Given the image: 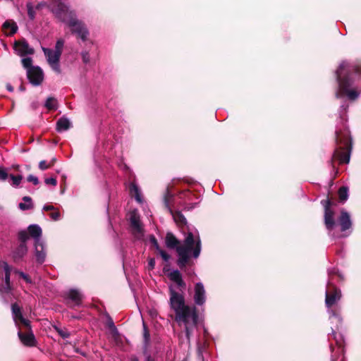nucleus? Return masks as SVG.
<instances>
[{"label":"nucleus","mask_w":361,"mask_h":361,"mask_svg":"<svg viewBox=\"0 0 361 361\" xmlns=\"http://www.w3.org/2000/svg\"><path fill=\"white\" fill-rule=\"evenodd\" d=\"M2 266H3V268H4V272H5V278H4V281H5V284L6 285H8V284H11V267L8 264L7 262H2Z\"/></svg>","instance_id":"nucleus-31"},{"label":"nucleus","mask_w":361,"mask_h":361,"mask_svg":"<svg viewBox=\"0 0 361 361\" xmlns=\"http://www.w3.org/2000/svg\"><path fill=\"white\" fill-rule=\"evenodd\" d=\"M56 159L52 158L50 163L49 164L50 165V167H52L54 165V164L56 163Z\"/></svg>","instance_id":"nucleus-59"},{"label":"nucleus","mask_w":361,"mask_h":361,"mask_svg":"<svg viewBox=\"0 0 361 361\" xmlns=\"http://www.w3.org/2000/svg\"><path fill=\"white\" fill-rule=\"evenodd\" d=\"M15 272L16 274H18L23 279H24L27 283H32L30 277L27 274H25L24 272L18 271V270H16Z\"/></svg>","instance_id":"nucleus-42"},{"label":"nucleus","mask_w":361,"mask_h":361,"mask_svg":"<svg viewBox=\"0 0 361 361\" xmlns=\"http://www.w3.org/2000/svg\"><path fill=\"white\" fill-rule=\"evenodd\" d=\"M18 240L20 241V243H25L29 238L28 234L25 231H20L18 234Z\"/></svg>","instance_id":"nucleus-37"},{"label":"nucleus","mask_w":361,"mask_h":361,"mask_svg":"<svg viewBox=\"0 0 361 361\" xmlns=\"http://www.w3.org/2000/svg\"><path fill=\"white\" fill-rule=\"evenodd\" d=\"M145 361H154V360L151 357V356L148 355L146 357Z\"/></svg>","instance_id":"nucleus-61"},{"label":"nucleus","mask_w":361,"mask_h":361,"mask_svg":"<svg viewBox=\"0 0 361 361\" xmlns=\"http://www.w3.org/2000/svg\"><path fill=\"white\" fill-rule=\"evenodd\" d=\"M130 361H139L138 358L136 356H131L130 358Z\"/></svg>","instance_id":"nucleus-60"},{"label":"nucleus","mask_w":361,"mask_h":361,"mask_svg":"<svg viewBox=\"0 0 361 361\" xmlns=\"http://www.w3.org/2000/svg\"><path fill=\"white\" fill-rule=\"evenodd\" d=\"M338 223L341 226V231H345L351 227L352 222L350 215L346 211L342 210L341 212V215L338 218Z\"/></svg>","instance_id":"nucleus-18"},{"label":"nucleus","mask_w":361,"mask_h":361,"mask_svg":"<svg viewBox=\"0 0 361 361\" xmlns=\"http://www.w3.org/2000/svg\"><path fill=\"white\" fill-rule=\"evenodd\" d=\"M338 199L341 202H345L348 198V188L346 186H341L338 191Z\"/></svg>","instance_id":"nucleus-30"},{"label":"nucleus","mask_w":361,"mask_h":361,"mask_svg":"<svg viewBox=\"0 0 361 361\" xmlns=\"http://www.w3.org/2000/svg\"><path fill=\"white\" fill-rule=\"evenodd\" d=\"M6 89H7L9 92H13V90H14V89H13V87L11 84H9V83L6 84Z\"/></svg>","instance_id":"nucleus-57"},{"label":"nucleus","mask_w":361,"mask_h":361,"mask_svg":"<svg viewBox=\"0 0 361 361\" xmlns=\"http://www.w3.org/2000/svg\"><path fill=\"white\" fill-rule=\"evenodd\" d=\"M172 195L167 190L164 195V202L165 207L169 210L173 216V219L179 227H183L187 224V220L180 211L173 212L169 206V200L172 198Z\"/></svg>","instance_id":"nucleus-10"},{"label":"nucleus","mask_w":361,"mask_h":361,"mask_svg":"<svg viewBox=\"0 0 361 361\" xmlns=\"http://www.w3.org/2000/svg\"><path fill=\"white\" fill-rule=\"evenodd\" d=\"M49 216L54 220V221H58L60 219L61 214L59 209H56L49 214Z\"/></svg>","instance_id":"nucleus-44"},{"label":"nucleus","mask_w":361,"mask_h":361,"mask_svg":"<svg viewBox=\"0 0 361 361\" xmlns=\"http://www.w3.org/2000/svg\"><path fill=\"white\" fill-rule=\"evenodd\" d=\"M54 209H56V208L53 206V205H44V207H43V210L44 211H54Z\"/></svg>","instance_id":"nucleus-56"},{"label":"nucleus","mask_w":361,"mask_h":361,"mask_svg":"<svg viewBox=\"0 0 361 361\" xmlns=\"http://www.w3.org/2000/svg\"><path fill=\"white\" fill-rule=\"evenodd\" d=\"M71 126V123L70 121L67 118L63 116L57 121L56 129L58 132H61L68 130Z\"/></svg>","instance_id":"nucleus-24"},{"label":"nucleus","mask_w":361,"mask_h":361,"mask_svg":"<svg viewBox=\"0 0 361 361\" xmlns=\"http://www.w3.org/2000/svg\"><path fill=\"white\" fill-rule=\"evenodd\" d=\"M27 330L26 332L23 333L21 331H19L18 333V336L19 339L22 342V343L28 347L35 346L36 345V339L32 331L31 328L30 329H25Z\"/></svg>","instance_id":"nucleus-16"},{"label":"nucleus","mask_w":361,"mask_h":361,"mask_svg":"<svg viewBox=\"0 0 361 361\" xmlns=\"http://www.w3.org/2000/svg\"><path fill=\"white\" fill-rule=\"evenodd\" d=\"M45 56L47 58L49 64L60 61L61 56L54 52L53 49L49 48L42 49Z\"/></svg>","instance_id":"nucleus-22"},{"label":"nucleus","mask_w":361,"mask_h":361,"mask_svg":"<svg viewBox=\"0 0 361 361\" xmlns=\"http://www.w3.org/2000/svg\"><path fill=\"white\" fill-rule=\"evenodd\" d=\"M27 252V248L26 244L20 243V245L16 247V250L13 252V258L15 260L21 259Z\"/></svg>","instance_id":"nucleus-26"},{"label":"nucleus","mask_w":361,"mask_h":361,"mask_svg":"<svg viewBox=\"0 0 361 361\" xmlns=\"http://www.w3.org/2000/svg\"><path fill=\"white\" fill-rule=\"evenodd\" d=\"M158 253L161 255L165 262H168L171 258V256L162 249L158 251Z\"/></svg>","instance_id":"nucleus-45"},{"label":"nucleus","mask_w":361,"mask_h":361,"mask_svg":"<svg viewBox=\"0 0 361 361\" xmlns=\"http://www.w3.org/2000/svg\"><path fill=\"white\" fill-rule=\"evenodd\" d=\"M81 56H82V62L85 63V64H88L90 61V54H89V51H82L81 52Z\"/></svg>","instance_id":"nucleus-43"},{"label":"nucleus","mask_w":361,"mask_h":361,"mask_svg":"<svg viewBox=\"0 0 361 361\" xmlns=\"http://www.w3.org/2000/svg\"><path fill=\"white\" fill-rule=\"evenodd\" d=\"M198 319V312L195 306L186 305L176 312V321L179 323L183 322L184 324L191 323L192 326H197Z\"/></svg>","instance_id":"nucleus-3"},{"label":"nucleus","mask_w":361,"mask_h":361,"mask_svg":"<svg viewBox=\"0 0 361 361\" xmlns=\"http://www.w3.org/2000/svg\"><path fill=\"white\" fill-rule=\"evenodd\" d=\"M334 339L337 346V350L332 344L330 345V348L333 355H331V361H344V353H345V341L343 336L341 334H338L332 330V334L329 336V339Z\"/></svg>","instance_id":"nucleus-6"},{"label":"nucleus","mask_w":361,"mask_h":361,"mask_svg":"<svg viewBox=\"0 0 361 361\" xmlns=\"http://www.w3.org/2000/svg\"><path fill=\"white\" fill-rule=\"evenodd\" d=\"M22 64L24 68H27V71L28 69H30L31 68L34 67L32 66V59L30 57L23 59Z\"/></svg>","instance_id":"nucleus-36"},{"label":"nucleus","mask_w":361,"mask_h":361,"mask_svg":"<svg viewBox=\"0 0 361 361\" xmlns=\"http://www.w3.org/2000/svg\"><path fill=\"white\" fill-rule=\"evenodd\" d=\"M44 182L47 185H56L57 180L56 178H48L44 180Z\"/></svg>","instance_id":"nucleus-50"},{"label":"nucleus","mask_w":361,"mask_h":361,"mask_svg":"<svg viewBox=\"0 0 361 361\" xmlns=\"http://www.w3.org/2000/svg\"><path fill=\"white\" fill-rule=\"evenodd\" d=\"M56 331L63 338H68L70 336V334L67 331H64L62 329H56Z\"/></svg>","instance_id":"nucleus-52"},{"label":"nucleus","mask_w":361,"mask_h":361,"mask_svg":"<svg viewBox=\"0 0 361 361\" xmlns=\"http://www.w3.org/2000/svg\"><path fill=\"white\" fill-rule=\"evenodd\" d=\"M2 29L7 36H12L18 31V25L13 20H7L2 25Z\"/></svg>","instance_id":"nucleus-19"},{"label":"nucleus","mask_w":361,"mask_h":361,"mask_svg":"<svg viewBox=\"0 0 361 361\" xmlns=\"http://www.w3.org/2000/svg\"><path fill=\"white\" fill-rule=\"evenodd\" d=\"M14 49L22 56L27 54H33L35 53L34 49L30 47L27 42L25 39L16 41L14 43Z\"/></svg>","instance_id":"nucleus-15"},{"label":"nucleus","mask_w":361,"mask_h":361,"mask_svg":"<svg viewBox=\"0 0 361 361\" xmlns=\"http://www.w3.org/2000/svg\"><path fill=\"white\" fill-rule=\"evenodd\" d=\"M9 177L13 180V185L15 186L19 185L23 179V176L21 175L14 176L13 174H11L9 175Z\"/></svg>","instance_id":"nucleus-39"},{"label":"nucleus","mask_w":361,"mask_h":361,"mask_svg":"<svg viewBox=\"0 0 361 361\" xmlns=\"http://www.w3.org/2000/svg\"><path fill=\"white\" fill-rule=\"evenodd\" d=\"M27 16L30 20H34L35 18V11L30 3L27 4Z\"/></svg>","instance_id":"nucleus-40"},{"label":"nucleus","mask_w":361,"mask_h":361,"mask_svg":"<svg viewBox=\"0 0 361 361\" xmlns=\"http://www.w3.org/2000/svg\"><path fill=\"white\" fill-rule=\"evenodd\" d=\"M39 168L40 170L44 171L51 167L49 164H47V161L45 160H42V161H39Z\"/></svg>","instance_id":"nucleus-48"},{"label":"nucleus","mask_w":361,"mask_h":361,"mask_svg":"<svg viewBox=\"0 0 361 361\" xmlns=\"http://www.w3.org/2000/svg\"><path fill=\"white\" fill-rule=\"evenodd\" d=\"M106 326L110 329L113 337L114 338H116L117 336H118L119 334H118V331L114 324V322L112 318L109 315H108V317H107Z\"/></svg>","instance_id":"nucleus-29"},{"label":"nucleus","mask_w":361,"mask_h":361,"mask_svg":"<svg viewBox=\"0 0 361 361\" xmlns=\"http://www.w3.org/2000/svg\"><path fill=\"white\" fill-rule=\"evenodd\" d=\"M149 242L152 244V246L153 247V248L156 249V250L157 252L159 251L160 250H161V248L160 247V246L158 243L157 238H155V236L154 235H151L149 236Z\"/></svg>","instance_id":"nucleus-38"},{"label":"nucleus","mask_w":361,"mask_h":361,"mask_svg":"<svg viewBox=\"0 0 361 361\" xmlns=\"http://www.w3.org/2000/svg\"><path fill=\"white\" fill-rule=\"evenodd\" d=\"M11 312L13 321L17 326L23 325L25 329H30V322L23 317L22 308L17 302L11 305Z\"/></svg>","instance_id":"nucleus-11"},{"label":"nucleus","mask_w":361,"mask_h":361,"mask_svg":"<svg viewBox=\"0 0 361 361\" xmlns=\"http://www.w3.org/2000/svg\"><path fill=\"white\" fill-rule=\"evenodd\" d=\"M169 279L175 282L179 287L185 288V283L182 279L180 272L178 270H174L169 274Z\"/></svg>","instance_id":"nucleus-23"},{"label":"nucleus","mask_w":361,"mask_h":361,"mask_svg":"<svg viewBox=\"0 0 361 361\" xmlns=\"http://www.w3.org/2000/svg\"><path fill=\"white\" fill-rule=\"evenodd\" d=\"M354 72L357 74L361 75V64H357L354 66Z\"/></svg>","instance_id":"nucleus-55"},{"label":"nucleus","mask_w":361,"mask_h":361,"mask_svg":"<svg viewBox=\"0 0 361 361\" xmlns=\"http://www.w3.org/2000/svg\"><path fill=\"white\" fill-rule=\"evenodd\" d=\"M345 63L343 62L340 64L336 72V79L339 84L340 90L343 93L349 90V87L352 85L350 80L348 76L343 78L341 77L342 72L345 68Z\"/></svg>","instance_id":"nucleus-14"},{"label":"nucleus","mask_w":361,"mask_h":361,"mask_svg":"<svg viewBox=\"0 0 361 361\" xmlns=\"http://www.w3.org/2000/svg\"><path fill=\"white\" fill-rule=\"evenodd\" d=\"M130 193L132 196H134L135 200L138 202H142L140 192L138 186L135 183H131L129 186Z\"/></svg>","instance_id":"nucleus-27"},{"label":"nucleus","mask_w":361,"mask_h":361,"mask_svg":"<svg viewBox=\"0 0 361 361\" xmlns=\"http://www.w3.org/2000/svg\"><path fill=\"white\" fill-rule=\"evenodd\" d=\"M329 276L331 280H334V276L338 277V281H343V280H344L343 276L341 273H339V271L337 269H334L331 270L329 272Z\"/></svg>","instance_id":"nucleus-35"},{"label":"nucleus","mask_w":361,"mask_h":361,"mask_svg":"<svg viewBox=\"0 0 361 361\" xmlns=\"http://www.w3.org/2000/svg\"><path fill=\"white\" fill-rule=\"evenodd\" d=\"M130 223L131 228L137 233L142 232V226L140 219V216L136 212L130 213Z\"/></svg>","instance_id":"nucleus-21"},{"label":"nucleus","mask_w":361,"mask_h":361,"mask_svg":"<svg viewBox=\"0 0 361 361\" xmlns=\"http://www.w3.org/2000/svg\"><path fill=\"white\" fill-rule=\"evenodd\" d=\"M63 298L66 304L73 308L82 305L83 296L78 290L72 288L64 294Z\"/></svg>","instance_id":"nucleus-9"},{"label":"nucleus","mask_w":361,"mask_h":361,"mask_svg":"<svg viewBox=\"0 0 361 361\" xmlns=\"http://www.w3.org/2000/svg\"><path fill=\"white\" fill-rule=\"evenodd\" d=\"M71 28V33L75 35L78 39H80L82 42L89 41V31L85 24L77 19L75 16L68 23Z\"/></svg>","instance_id":"nucleus-7"},{"label":"nucleus","mask_w":361,"mask_h":361,"mask_svg":"<svg viewBox=\"0 0 361 361\" xmlns=\"http://www.w3.org/2000/svg\"><path fill=\"white\" fill-rule=\"evenodd\" d=\"M19 90H20V91H25V87H24V85H21L20 86V87H19Z\"/></svg>","instance_id":"nucleus-62"},{"label":"nucleus","mask_w":361,"mask_h":361,"mask_svg":"<svg viewBox=\"0 0 361 361\" xmlns=\"http://www.w3.org/2000/svg\"><path fill=\"white\" fill-rule=\"evenodd\" d=\"M334 317H335L336 319H337L338 321H341V317H340L339 316H338V315H336V314H334Z\"/></svg>","instance_id":"nucleus-63"},{"label":"nucleus","mask_w":361,"mask_h":361,"mask_svg":"<svg viewBox=\"0 0 361 361\" xmlns=\"http://www.w3.org/2000/svg\"><path fill=\"white\" fill-rule=\"evenodd\" d=\"M44 106L49 111H55L58 108L57 100L54 97H49L47 99Z\"/></svg>","instance_id":"nucleus-28"},{"label":"nucleus","mask_w":361,"mask_h":361,"mask_svg":"<svg viewBox=\"0 0 361 361\" xmlns=\"http://www.w3.org/2000/svg\"><path fill=\"white\" fill-rule=\"evenodd\" d=\"M194 300L197 305H202L205 302V290L202 283L195 284Z\"/></svg>","instance_id":"nucleus-17"},{"label":"nucleus","mask_w":361,"mask_h":361,"mask_svg":"<svg viewBox=\"0 0 361 361\" xmlns=\"http://www.w3.org/2000/svg\"><path fill=\"white\" fill-rule=\"evenodd\" d=\"M27 77L32 85L38 86L43 82L44 73L40 67H32L27 71Z\"/></svg>","instance_id":"nucleus-13"},{"label":"nucleus","mask_w":361,"mask_h":361,"mask_svg":"<svg viewBox=\"0 0 361 361\" xmlns=\"http://www.w3.org/2000/svg\"><path fill=\"white\" fill-rule=\"evenodd\" d=\"M336 142L338 147L335 149L333 154L332 164L335 159L338 160L340 164H348L350 161V154L352 149L351 138L348 132L336 130Z\"/></svg>","instance_id":"nucleus-2"},{"label":"nucleus","mask_w":361,"mask_h":361,"mask_svg":"<svg viewBox=\"0 0 361 361\" xmlns=\"http://www.w3.org/2000/svg\"><path fill=\"white\" fill-rule=\"evenodd\" d=\"M343 93L345 94L350 100L357 99L360 95V92L355 90H348Z\"/></svg>","instance_id":"nucleus-34"},{"label":"nucleus","mask_w":361,"mask_h":361,"mask_svg":"<svg viewBox=\"0 0 361 361\" xmlns=\"http://www.w3.org/2000/svg\"><path fill=\"white\" fill-rule=\"evenodd\" d=\"M341 298V291L332 282L329 281L326 291L325 304L327 307L335 305Z\"/></svg>","instance_id":"nucleus-8"},{"label":"nucleus","mask_w":361,"mask_h":361,"mask_svg":"<svg viewBox=\"0 0 361 361\" xmlns=\"http://www.w3.org/2000/svg\"><path fill=\"white\" fill-rule=\"evenodd\" d=\"M27 180L28 182L32 183L35 185H38L39 183L38 178L33 175H29Z\"/></svg>","instance_id":"nucleus-46"},{"label":"nucleus","mask_w":361,"mask_h":361,"mask_svg":"<svg viewBox=\"0 0 361 361\" xmlns=\"http://www.w3.org/2000/svg\"><path fill=\"white\" fill-rule=\"evenodd\" d=\"M18 207L21 210H27L32 208L33 206L32 203L27 204L25 203L20 202Z\"/></svg>","instance_id":"nucleus-51"},{"label":"nucleus","mask_w":361,"mask_h":361,"mask_svg":"<svg viewBox=\"0 0 361 361\" xmlns=\"http://www.w3.org/2000/svg\"><path fill=\"white\" fill-rule=\"evenodd\" d=\"M184 325H185V336H186L187 338L189 340L190 337V336L192 334V329L195 326H192L191 323L190 324H184Z\"/></svg>","instance_id":"nucleus-41"},{"label":"nucleus","mask_w":361,"mask_h":361,"mask_svg":"<svg viewBox=\"0 0 361 361\" xmlns=\"http://www.w3.org/2000/svg\"><path fill=\"white\" fill-rule=\"evenodd\" d=\"M143 338L145 346H147L150 341V334L149 331L145 323H143Z\"/></svg>","instance_id":"nucleus-33"},{"label":"nucleus","mask_w":361,"mask_h":361,"mask_svg":"<svg viewBox=\"0 0 361 361\" xmlns=\"http://www.w3.org/2000/svg\"><path fill=\"white\" fill-rule=\"evenodd\" d=\"M8 174L4 168H0V180H6L8 177Z\"/></svg>","instance_id":"nucleus-47"},{"label":"nucleus","mask_w":361,"mask_h":361,"mask_svg":"<svg viewBox=\"0 0 361 361\" xmlns=\"http://www.w3.org/2000/svg\"><path fill=\"white\" fill-rule=\"evenodd\" d=\"M63 45H64V40L63 39H59L56 41L54 50H53L54 52H55L56 54H57L59 56H61Z\"/></svg>","instance_id":"nucleus-32"},{"label":"nucleus","mask_w":361,"mask_h":361,"mask_svg":"<svg viewBox=\"0 0 361 361\" xmlns=\"http://www.w3.org/2000/svg\"><path fill=\"white\" fill-rule=\"evenodd\" d=\"M183 361H187L186 360H183Z\"/></svg>","instance_id":"nucleus-64"},{"label":"nucleus","mask_w":361,"mask_h":361,"mask_svg":"<svg viewBox=\"0 0 361 361\" xmlns=\"http://www.w3.org/2000/svg\"><path fill=\"white\" fill-rule=\"evenodd\" d=\"M165 243L168 248L176 249L178 257L176 264L181 271H185L187 266L192 264L191 256L196 259L200 255L201 241L200 239L195 241L192 232H188L182 245L172 233L168 232Z\"/></svg>","instance_id":"nucleus-1"},{"label":"nucleus","mask_w":361,"mask_h":361,"mask_svg":"<svg viewBox=\"0 0 361 361\" xmlns=\"http://www.w3.org/2000/svg\"><path fill=\"white\" fill-rule=\"evenodd\" d=\"M185 298L183 295L178 293L173 289H170V306L171 308L176 312L185 307Z\"/></svg>","instance_id":"nucleus-12"},{"label":"nucleus","mask_w":361,"mask_h":361,"mask_svg":"<svg viewBox=\"0 0 361 361\" xmlns=\"http://www.w3.org/2000/svg\"><path fill=\"white\" fill-rule=\"evenodd\" d=\"M51 11L58 19L67 24L76 16L75 13L60 0L52 1Z\"/></svg>","instance_id":"nucleus-4"},{"label":"nucleus","mask_w":361,"mask_h":361,"mask_svg":"<svg viewBox=\"0 0 361 361\" xmlns=\"http://www.w3.org/2000/svg\"><path fill=\"white\" fill-rule=\"evenodd\" d=\"M27 231L29 233V235L35 239V241L37 240H39V237L42 235V229L41 228L37 225V224H32L30 225L27 228Z\"/></svg>","instance_id":"nucleus-25"},{"label":"nucleus","mask_w":361,"mask_h":361,"mask_svg":"<svg viewBox=\"0 0 361 361\" xmlns=\"http://www.w3.org/2000/svg\"><path fill=\"white\" fill-rule=\"evenodd\" d=\"M35 256L37 262L39 264H42L45 259V252H44V245L40 240L35 241Z\"/></svg>","instance_id":"nucleus-20"},{"label":"nucleus","mask_w":361,"mask_h":361,"mask_svg":"<svg viewBox=\"0 0 361 361\" xmlns=\"http://www.w3.org/2000/svg\"><path fill=\"white\" fill-rule=\"evenodd\" d=\"M321 204L324 207V224L326 228L329 231H331L334 230L336 225V222L334 218L335 212L331 209V207L336 206V202L327 196L326 199L322 200L321 201Z\"/></svg>","instance_id":"nucleus-5"},{"label":"nucleus","mask_w":361,"mask_h":361,"mask_svg":"<svg viewBox=\"0 0 361 361\" xmlns=\"http://www.w3.org/2000/svg\"><path fill=\"white\" fill-rule=\"evenodd\" d=\"M12 289H13V288H12L11 284H8V285L5 284V286L4 287V291L6 293H9L12 290Z\"/></svg>","instance_id":"nucleus-54"},{"label":"nucleus","mask_w":361,"mask_h":361,"mask_svg":"<svg viewBox=\"0 0 361 361\" xmlns=\"http://www.w3.org/2000/svg\"><path fill=\"white\" fill-rule=\"evenodd\" d=\"M50 66L51 67V68L57 73H61V68H60V65H59V61H57L56 63H50L49 64Z\"/></svg>","instance_id":"nucleus-49"},{"label":"nucleus","mask_w":361,"mask_h":361,"mask_svg":"<svg viewBox=\"0 0 361 361\" xmlns=\"http://www.w3.org/2000/svg\"><path fill=\"white\" fill-rule=\"evenodd\" d=\"M155 267V259L154 258H149L148 261V269L152 270Z\"/></svg>","instance_id":"nucleus-53"},{"label":"nucleus","mask_w":361,"mask_h":361,"mask_svg":"<svg viewBox=\"0 0 361 361\" xmlns=\"http://www.w3.org/2000/svg\"><path fill=\"white\" fill-rule=\"evenodd\" d=\"M23 200L26 202H31L32 201V199L31 197H28V196H25L23 198Z\"/></svg>","instance_id":"nucleus-58"}]
</instances>
